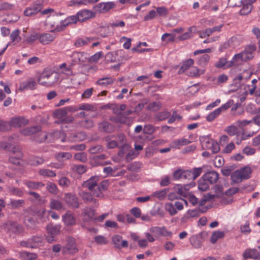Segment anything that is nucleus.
Returning a JSON list of instances; mask_svg holds the SVG:
<instances>
[{"label": "nucleus", "instance_id": "44", "mask_svg": "<svg viewBox=\"0 0 260 260\" xmlns=\"http://www.w3.org/2000/svg\"><path fill=\"white\" fill-rule=\"evenodd\" d=\"M39 174L45 177H54L56 175L54 171L47 169H42L40 170Z\"/></svg>", "mask_w": 260, "mask_h": 260}, {"label": "nucleus", "instance_id": "57", "mask_svg": "<svg viewBox=\"0 0 260 260\" xmlns=\"http://www.w3.org/2000/svg\"><path fill=\"white\" fill-rule=\"evenodd\" d=\"M221 113L220 109H216L209 115H207L206 119L208 121H213L216 117H217Z\"/></svg>", "mask_w": 260, "mask_h": 260}, {"label": "nucleus", "instance_id": "40", "mask_svg": "<svg viewBox=\"0 0 260 260\" xmlns=\"http://www.w3.org/2000/svg\"><path fill=\"white\" fill-rule=\"evenodd\" d=\"M126 119L127 117L125 115L124 113L123 112H120L116 117H111L110 120L115 122L124 123L126 122Z\"/></svg>", "mask_w": 260, "mask_h": 260}, {"label": "nucleus", "instance_id": "61", "mask_svg": "<svg viewBox=\"0 0 260 260\" xmlns=\"http://www.w3.org/2000/svg\"><path fill=\"white\" fill-rule=\"evenodd\" d=\"M20 31L18 29L14 30L10 35L11 39L13 42H19L21 40L19 36Z\"/></svg>", "mask_w": 260, "mask_h": 260}, {"label": "nucleus", "instance_id": "35", "mask_svg": "<svg viewBox=\"0 0 260 260\" xmlns=\"http://www.w3.org/2000/svg\"><path fill=\"white\" fill-rule=\"evenodd\" d=\"M30 238L32 245H34L33 246H35V248L42 245V243L43 241V237L42 235H34L31 236Z\"/></svg>", "mask_w": 260, "mask_h": 260}, {"label": "nucleus", "instance_id": "33", "mask_svg": "<svg viewBox=\"0 0 260 260\" xmlns=\"http://www.w3.org/2000/svg\"><path fill=\"white\" fill-rule=\"evenodd\" d=\"M19 255L23 260H36L38 257V255L36 253L25 251L20 252Z\"/></svg>", "mask_w": 260, "mask_h": 260}, {"label": "nucleus", "instance_id": "1", "mask_svg": "<svg viewBox=\"0 0 260 260\" xmlns=\"http://www.w3.org/2000/svg\"><path fill=\"white\" fill-rule=\"evenodd\" d=\"M1 227L7 233L10 234H14L17 235L22 233L24 231L22 225L17 221L12 220L6 221L1 225Z\"/></svg>", "mask_w": 260, "mask_h": 260}, {"label": "nucleus", "instance_id": "7", "mask_svg": "<svg viewBox=\"0 0 260 260\" xmlns=\"http://www.w3.org/2000/svg\"><path fill=\"white\" fill-rule=\"evenodd\" d=\"M72 58L71 66L76 64H82L88 60L87 54L83 52H74L71 55Z\"/></svg>", "mask_w": 260, "mask_h": 260}, {"label": "nucleus", "instance_id": "27", "mask_svg": "<svg viewBox=\"0 0 260 260\" xmlns=\"http://www.w3.org/2000/svg\"><path fill=\"white\" fill-rule=\"evenodd\" d=\"M62 220L66 225H73L76 223V220L73 214L68 211L66 214L62 216Z\"/></svg>", "mask_w": 260, "mask_h": 260}, {"label": "nucleus", "instance_id": "62", "mask_svg": "<svg viewBox=\"0 0 260 260\" xmlns=\"http://www.w3.org/2000/svg\"><path fill=\"white\" fill-rule=\"evenodd\" d=\"M161 40L166 41L167 43L173 42L175 40L174 35L171 34L165 33L161 36Z\"/></svg>", "mask_w": 260, "mask_h": 260}, {"label": "nucleus", "instance_id": "15", "mask_svg": "<svg viewBox=\"0 0 260 260\" xmlns=\"http://www.w3.org/2000/svg\"><path fill=\"white\" fill-rule=\"evenodd\" d=\"M98 37H83L77 39L74 43V45L77 48L82 47L86 45H88L91 42L94 40L98 39Z\"/></svg>", "mask_w": 260, "mask_h": 260}, {"label": "nucleus", "instance_id": "28", "mask_svg": "<svg viewBox=\"0 0 260 260\" xmlns=\"http://www.w3.org/2000/svg\"><path fill=\"white\" fill-rule=\"evenodd\" d=\"M207 208L206 207H200L194 209L193 210H188L186 213L188 215L187 217H196L200 216L202 213L206 212Z\"/></svg>", "mask_w": 260, "mask_h": 260}, {"label": "nucleus", "instance_id": "2", "mask_svg": "<svg viewBox=\"0 0 260 260\" xmlns=\"http://www.w3.org/2000/svg\"><path fill=\"white\" fill-rule=\"evenodd\" d=\"M95 210L92 207H86L83 209L81 213L83 217L80 225L83 228H87V225L94 218Z\"/></svg>", "mask_w": 260, "mask_h": 260}, {"label": "nucleus", "instance_id": "49", "mask_svg": "<svg viewBox=\"0 0 260 260\" xmlns=\"http://www.w3.org/2000/svg\"><path fill=\"white\" fill-rule=\"evenodd\" d=\"M97 34L101 37H107L110 34V30L108 26H101L99 28Z\"/></svg>", "mask_w": 260, "mask_h": 260}, {"label": "nucleus", "instance_id": "11", "mask_svg": "<svg viewBox=\"0 0 260 260\" xmlns=\"http://www.w3.org/2000/svg\"><path fill=\"white\" fill-rule=\"evenodd\" d=\"M99 180L98 176H91L87 180L84 181L82 184L83 188H87L92 193L94 189H96L97 183Z\"/></svg>", "mask_w": 260, "mask_h": 260}, {"label": "nucleus", "instance_id": "60", "mask_svg": "<svg viewBox=\"0 0 260 260\" xmlns=\"http://www.w3.org/2000/svg\"><path fill=\"white\" fill-rule=\"evenodd\" d=\"M161 107V104L160 102H153L150 103L147 106V109L156 111L158 110Z\"/></svg>", "mask_w": 260, "mask_h": 260}, {"label": "nucleus", "instance_id": "52", "mask_svg": "<svg viewBox=\"0 0 260 260\" xmlns=\"http://www.w3.org/2000/svg\"><path fill=\"white\" fill-rule=\"evenodd\" d=\"M24 222L27 228L29 229H34L37 223L36 219L29 217L25 218Z\"/></svg>", "mask_w": 260, "mask_h": 260}, {"label": "nucleus", "instance_id": "19", "mask_svg": "<svg viewBox=\"0 0 260 260\" xmlns=\"http://www.w3.org/2000/svg\"><path fill=\"white\" fill-rule=\"evenodd\" d=\"M202 176L204 179L211 184L215 183L219 179L218 173L214 171L207 172Z\"/></svg>", "mask_w": 260, "mask_h": 260}, {"label": "nucleus", "instance_id": "43", "mask_svg": "<svg viewBox=\"0 0 260 260\" xmlns=\"http://www.w3.org/2000/svg\"><path fill=\"white\" fill-rule=\"evenodd\" d=\"M87 136L84 132H78L75 134H72L71 138L75 141H82L86 139Z\"/></svg>", "mask_w": 260, "mask_h": 260}, {"label": "nucleus", "instance_id": "29", "mask_svg": "<svg viewBox=\"0 0 260 260\" xmlns=\"http://www.w3.org/2000/svg\"><path fill=\"white\" fill-rule=\"evenodd\" d=\"M24 184L28 188L31 189H40L45 186V184L41 182H34L31 181H25Z\"/></svg>", "mask_w": 260, "mask_h": 260}, {"label": "nucleus", "instance_id": "47", "mask_svg": "<svg viewBox=\"0 0 260 260\" xmlns=\"http://www.w3.org/2000/svg\"><path fill=\"white\" fill-rule=\"evenodd\" d=\"M107 158V156L105 154H102L98 155L93 156L92 161L96 166H101L103 160Z\"/></svg>", "mask_w": 260, "mask_h": 260}, {"label": "nucleus", "instance_id": "4", "mask_svg": "<svg viewBox=\"0 0 260 260\" xmlns=\"http://www.w3.org/2000/svg\"><path fill=\"white\" fill-rule=\"evenodd\" d=\"M48 235L46 236V239L49 243H52L55 241V236L60 233V226L52 223H49L46 228Z\"/></svg>", "mask_w": 260, "mask_h": 260}, {"label": "nucleus", "instance_id": "59", "mask_svg": "<svg viewBox=\"0 0 260 260\" xmlns=\"http://www.w3.org/2000/svg\"><path fill=\"white\" fill-rule=\"evenodd\" d=\"M174 190L178 193V195L186 197L187 195L184 191L183 186L181 184H176L174 186Z\"/></svg>", "mask_w": 260, "mask_h": 260}, {"label": "nucleus", "instance_id": "53", "mask_svg": "<svg viewBox=\"0 0 260 260\" xmlns=\"http://www.w3.org/2000/svg\"><path fill=\"white\" fill-rule=\"evenodd\" d=\"M204 72V70H201L197 67H193L190 70L188 75L191 77H197L203 74Z\"/></svg>", "mask_w": 260, "mask_h": 260}, {"label": "nucleus", "instance_id": "63", "mask_svg": "<svg viewBox=\"0 0 260 260\" xmlns=\"http://www.w3.org/2000/svg\"><path fill=\"white\" fill-rule=\"evenodd\" d=\"M103 149V147L101 145H97L91 146L88 151L91 154H96L102 152Z\"/></svg>", "mask_w": 260, "mask_h": 260}, {"label": "nucleus", "instance_id": "64", "mask_svg": "<svg viewBox=\"0 0 260 260\" xmlns=\"http://www.w3.org/2000/svg\"><path fill=\"white\" fill-rule=\"evenodd\" d=\"M210 59V57L208 54H204L199 60V64L202 66H205L207 64Z\"/></svg>", "mask_w": 260, "mask_h": 260}, {"label": "nucleus", "instance_id": "30", "mask_svg": "<svg viewBox=\"0 0 260 260\" xmlns=\"http://www.w3.org/2000/svg\"><path fill=\"white\" fill-rule=\"evenodd\" d=\"M78 21L77 14L74 15L70 16L66 18L64 20L60 22L61 26L66 27L72 24H76Z\"/></svg>", "mask_w": 260, "mask_h": 260}, {"label": "nucleus", "instance_id": "55", "mask_svg": "<svg viewBox=\"0 0 260 260\" xmlns=\"http://www.w3.org/2000/svg\"><path fill=\"white\" fill-rule=\"evenodd\" d=\"M190 141L187 139L181 138L178 140H175L173 142V144L175 147H180L185 146L190 143Z\"/></svg>", "mask_w": 260, "mask_h": 260}, {"label": "nucleus", "instance_id": "36", "mask_svg": "<svg viewBox=\"0 0 260 260\" xmlns=\"http://www.w3.org/2000/svg\"><path fill=\"white\" fill-rule=\"evenodd\" d=\"M243 176L242 175L241 173L238 170L234 172L231 175V178L234 183H238L243 180Z\"/></svg>", "mask_w": 260, "mask_h": 260}, {"label": "nucleus", "instance_id": "50", "mask_svg": "<svg viewBox=\"0 0 260 260\" xmlns=\"http://www.w3.org/2000/svg\"><path fill=\"white\" fill-rule=\"evenodd\" d=\"M73 107L77 109V111L78 110H82L85 111H93L94 106L90 104H82L79 105V106H73Z\"/></svg>", "mask_w": 260, "mask_h": 260}, {"label": "nucleus", "instance_id": "5", "mask_svg": "<svg viewBox=\"0 0 260 260\" xmlns=\"http://www.w3.org/2000/svg\"><path fill=\"white\" fill-rule=\"evenodd\" d=\"M202 167L194 168L192 171L184 170L182 174V180H194L198 178L202 173Z\"/></svg>", "mask_w": 260, "mask_h": 260}, {"label": "nucleus", "instance_id": "37", "mask_svg": "<svg viewBox=\"0 0 260 260\" xmlns=\"http://www.w3.org/2000/svg\"><path fill=\"white\" fill-rule=\"evenodd\" d=\"M193 64V60L192 59H188L184 61L180 68L179 69L178 72L179 74L184 73L185 71L187 70L189 67H190Z\"/></svg>", "mask_w": 260, "mask_h": 260}, {"label": "nucleus", "instance_id": "18", "mask_svg": "<svg viewBox=\"0 0 260 260\" xmlns=\"http://www.w3.org/2000/svg\"><path fill=\"white\" fill-rule=\"evenodd\" d=\"M116 139L117 140L119 147L121 149L118 152V154L120 155L121 153L124 154V150L125 149H128L129 146L126 144V138L125 136L122 134H119L117 135Z\"/></svg>", "mask_w": 260, "mask_h": 260}, {"label": "nucleus", "instance_id": "16", "mask_svg": "<svg viewBox=\"0 0 260 260\" xmlns=\"http://www.w3.org/2000/svg\"><path fill=\"white\" fill-rule=\"evenodd\" d=\"M64 200L69 207L75 209L79 208L78 199L75 195L72 194L71 193H66L64 196Z\"/></svg>", "mask_w": 260, "mask_h": 260}, {"label": "nucleus", "instance_id": "3", "mask_svg": "<svg viewBox=\"0 0 260 260\" xmlns=\"http://www.w3.org/2000/svg\"><path fill=\"white\" fill-rule=\"evenodd\" d=\"M256 0H241L238 2L236 7L242 8L239 11V14L241 16H247L249 15L253 9V4Z\"/></svg>", "mask_w": 260, "mask_h": 260}, {"label": "nucleus", "instance_id": "42", "mask_svg": "<svg viewBox=\"0 0 260 260\" xmlns=\"http://www.w3.org/2000/svg\"><path fill=\"white\" fill-rule=\"evenodd\" d=\"M209 188L208 182L202 177L198 180V188L200 190L205 191L208 189Z\"/></svg>", "mask_w": 260, "mask_h": 260}, {"label": "nucleus", "instance_id": "20", "mask_svg": "<svg viewBox=\"0 0 260 260\" xmlns=\"http://www.w3.org/2000/svg\"><path fill=\"white\" fill-rule=\"evenodd\" d=\"M243 257L244 259L249 258L256 259L259 258L260 253L255 249H247L244 251Z\"/></svg>", "mask_w": 260, "mask_h": 260}, {"label": "nucleus", "instance_id": "13", "mask_svg": "<svg viewBox=\"0 0 260 260\" xmlns=\"http://www.w3.org/2000/svg\"><path fill=\"white\" fill-rule=\"evenodd\" d=\"M79 22H84L95 17V13L90 10L83 9L77 13Z\"/></svg>", "mask_w": 260, "mask_h": 260}, {"label": "nucleus", "instance_id": "9", "mask_svg": "<svg viewBox=\"0 0 260 260\" xmlns=\"http://www.w3.org/2000/svg\"><path fill=\"white\" fill-rule=\"evenodd\" d=\"M79 194L85 203H91L96 208L99 206L98 200L93 197L92 193L82 191Z\"/></svg>", "mask_w": 260, "mask_h": 260}, {"label": "nucleus", "instance_id": "26", "mask_svg": "<svg viewBox=\"0 0 260 260\" xmlns=\"http://www.w3.org/2000/svg\"><path fill=\"white\" fill-rule=\"evenodd\" d=\"M114 79L111 77H103L99 79L95 82L96 85L102 87H106L109 85L112 84Z\"/></svg>", "mask_w": 260, "mask_h": 260}, {"label": "nucleus", "instance_id": "58", "mask_svg": "<svg viewBox=\"0 0 260 260\" xmlns=\"http://www.w3.org/2000/svg\"><path fill=\"white\" fill-rule=\"evenodd\" d=\"M80 123L82 127L87 129L92 128L94 125L92 120L89 119L82 120L80 122Z\"/></svg>", "mask_w": 260, "mask_h": 260}, {"label": "nucleus", "instance_id": "22", "mask_svg": "<svg viewBox=\"0 0 260 260\" xmlns=\"http://www.w3.org/2000/svg\"><path fill=\"white\" fill-rule=\"evenodd\" d=\"M28 123V121L23 117H18L13 118L10 121V127L11 126L15 127H19L26 125Z\"/></svg>", "mask_w": 260, "mask_h": 260}, {"label": "nucleus", "instance_id": "48", "mask_svg": "<svg viewBox=\"0 0 260 260\" xmlns=\"http://www.w3.org/2000/svg\"><path fill=\"white\" fill-rule=\"evenodd\" d=\"M118 51L109 52L105 55V59L108 62H113L116 61L118 55Z\"/></svg>", "mask_w": 260, "mask_h": 260}, {"label": "nucleus", "instance_id": "46", "mask_svg": "<svg viewBox=\"0 0 260 260\" xmlns=\"http://www.w3.org/2000/svg\"><path fill=\"white\" fill-rule=\"evenodd\" d=\"M171 113L168 111H164L157 113L155 116V118L158 121H163L169 117Z\"/></svg>", "mask_w": 260, "mask_h": 260}, {"label": "nucleus", "instance_id": "17", "mask_svg": "<svg viewBox=\"0 0 260 260\" xmlns=\"http://www.w3.org/2000/svg\"><path fill=\"white\" fill-rule=\"evenodd\" d=\"M115 4L112 2L101 3L98 4L95 8L100 13H104L115 7Z\"/></svg>", "mask_w": 260, "mask_h": 260}, {"label": "nucleus", "instance_id": "12", "mask_svg": "<svg viewBox=\"0 0 260 260\" xmlns=\"http://www.w3.org/2000/svg\"><path fill=\"white\" fill-rule=\"evenodd\" d=\"M108 186L109 182L107 180H104L99 184H97L96 188L93 192V196L101 199L103 198L104 197L103 192L107 189Z\"/></svg>", "mask_w": 260, "mask_h": 260}, {"label": "nucleus", "instance_id": "14", "mask_svg": "<svg viewBox=\"0 0 260 260\" xmlns=\"http://www.w3.org/2000/svg\"><path fill=\"white\" fill-rule=\"evenodd\" d=\"M13 154L9 157V161L16 165L20 164V160L23 157L22 153L19 147L13 148Z\"/></svg>", "mask_w": 260, "mask_h": 260}, {"label": "nucleus", "instance_id": "32", "mask_svg": "<svg viewBox=\"0 0 260 260\" xmlns=\"http://www.w3.org/2000/svg\"><path fill=\"white\" fill-rule=\"evenodd\" d=\"M56 159L59 161H64L72 158V155L70 152H60L55 154Z\"/></svg>", "mask_w": 260, "mask_h": 260}, {"label": "nucleus", "instance_id": "45", "mask_svg": "<svg viewBox=\"0 0 260 260\" xmlns=\"http://www.w3.org/2000/svg\"><path fill=\"white\" fill-rule=\"evenodd\" d=\"M240 173L243 176V180L248 179L250 178L251 169L249 167H244L238 170Z\"/></svg>", "mask_w": 260, "mask_h": 260}, {"label": "nucleus", "instance_id": "21", "mask_svg": "<svg viewBox=\"0 0 260 260\" xmlns=\"http://www.w3.org/2000/svg\"><path fill=\"white\" fill-rule=\"evenodd\" d=\"M256 46L254 44H250L247 46L242 52L246 61L253 58V53L256 50Z\"/></svg>", "mask_w": 260, "mask_h": 260}, {"label": "nucleus", "instance_id": "56", "mask_svg": "<svg viewBox=\"0 0 260 260\" xmlns=\"http://www.w3.org/2000/svg\"><path fill=\"white\" fill-rule=\"evenodd\" d=\"M155 12L159 17H166L169 13L168 10L165 7H157Z\"/></svg>", "mask_w": 260, "mask_h": 260}, {"label": "nucleus", "instance_id": "54", "mask_svg": "<svg viewBox=\"0 0 260 260\" xmlns=\"http://www.w3.org/2000/svg\"><path fill=\"white\" fill-rule=\"evenodd\" d=\"M41 130V126H35L30 128H26L23 131V133L25 135H32L34 133L38 132Z\"/></svg>", "mask_w": 260, "mask_h": 260}, {"label": "nucleus", "instance_id": "41", "mask_svg": "<svg viewBox=\"0 0 260 260\" xmlns=\"http://www.w3.org/2000/svg\"><path fill=\"white\" fill-rule=\"evenodd\" d=\"M46 190L50 193L56 194L58 192L57 185L53 182H48L46 186Z\"/></svg>", "mask_w": 260, "mask_h": 260}, {"label": "nucleus", "instance_id": "8", "mask_svg": "<svg viewBox=\"0 0 260 260\" xmlns=\"http://www.w3.org/2000/svg\"><path fill=\"white\" fill-rule=\"evenodd\" d=\"M77 111V109L73 106H68L63 108L58 109L53 112V117L58 119L61 121L69 112H74Z\"/></svg>", "mask_w": 260, "mask_h": 260}, {"label": "nucleus", "instance_id": "51", "mask_svg": "<svg viewBox=\"0 0 260 260\" xmlns=\"http://www.w3.org/2000/svg\"><path fill=\"white\" fill-rule=\"evenodd\" d=\"M169 188H164L160 190L153 192V196L156 197L159 200H162L165 198L167 193L169 192Z\"/></svg>", "mask_w": 260, "mask_h": 260}, {"label": "nucleus", "instance_id": "34", "mask_svg": "<svg viewBox=\"0 0 260 260\" xmlns=\"http://www.w3.org/2000/svg\"><path fill=\"white\" fill-rule=\"evenodd\" d=\"M206 144H208L207 146V148L211 149L213 153H217L220 150V146L219 144L215 141H210L209 140L206 142Z\"/></svg>", "mask_w": 260, "mask_h": 260}, {"label": "nucleus", "instance_id": "10", "mask_svg": "<svg viewBox=\"0 0 260 260\" xmlns=\"http://www.w3.org/2000/svg\"><path fill=\"white\" fill-rule=\"evenodd\" d=\"M42 9V5L39 3H35L26 8L23 14L25 16L31 17L38 14Z\"/></svg>", "mask_w": 260, "mask_h": 260}, {"label": "nucleus", "instance_id": "31", "mask_svg": "<svg viewBox=\"0 0 260 260\" xmlns=\"http://www.w3.org/2000/svg\"><path fill=\"white\" fill-rule=\"evenodd\" d=\"M25 205V201L23 200H11L8 204V207L10 209H16L23 207Z\"/></svg>", "mask_w": 260, "mask_h": 260}, {"label": "nucleus", "instance_id": "23", "mask_svg": "<svg viewBox=\"0 0 260 260\" xmlns=\"http://www.w3.org/2000/svg\"><path fill=\"white\" fill-rule=\"evenodd\" d=\"M55 37L54 34L43 33L39 35V41L43 44H48L53 41Z\"/></svg>", "mask_w": 260, "mask_h": 260}, {"label": "nucleus", "instance_id": "24", "mask_svg": "<svg viewBox=\"0 0 260 260\" xmlns=\"http://www.w3.org/2000/svg\"><path fill=\"white\" fill-rule=\"evenodd\" d=\"M99 129L101 132L112 133L115 131V126L107 121H103L99 123Z\"/></svg>", "mask_w": 260, "mask_h": 260}, {"label": "nucleus", "instance_id": "39", "mask_svg": "<svg viewBox=\"0 0 260 260\" xmlns=\"http://www.w3.org/2000/svg\"><path fill=\"white\" fill-rule=\"evenodd\" d=\"M224 232L222 231H216L214 232L211 237V242L213 244L215 243L218 239L222 238L224 237Z\"/></svg>", "mask_w": 260, "mask_h": 260}, {"label": "nucleus", "instance_id": "25", "mask_svg": "<svg viewBox=\"0 0 260 260\" xmlns=\"http://www.w3.org/2000/svg\"><path fill=\"white\" fill-rule=\"evenodd\" d=\"M37 85L36 82L33 79H30L27 82H24L20 84L19 90L24 91L28 89H34Z\"/></svg>", "mask_w": 260, "mask_h": 260}, {"label": "nucleus", "instance_id": "38", "mask_svg": "<svg viewBox=\"0 0 260 260\" xmlns=\"http://www.w3.org/2000/svg\"><path fill=\"white\" fill-rule=\"evenodd\" d=\"M49 207L51 209L60 210L63 208V205L61 202L58 200L52 199L49 203Z\"/></svg>", "mask_w": 260, "mask_h": 260}, {"label": "nucleus", "instance_id": "6", "mask_svg": "<svg viewBox=\"0 0 260 260\" xmlns=\"http://www.w3.org/2000/svg\"><path fill=\"white\" fill-rule=\"evenodd\" d=\"M78 251L77 248L75 240L73 238H69L67 240V243L62 248L63 254H74Z\"/></svg>", "mask_w": 260, "mask_h": 260}]
</instances>
